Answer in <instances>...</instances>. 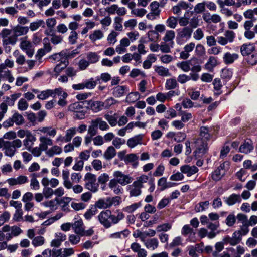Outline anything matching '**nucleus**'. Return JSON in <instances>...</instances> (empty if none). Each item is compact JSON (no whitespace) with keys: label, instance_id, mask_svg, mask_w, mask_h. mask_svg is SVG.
<instances>
[{"label":"nucleus","instance_id":"obj_14","mask_svg":"<svg viewBox=\"0 0 257 257\" xmlns=\"http://www.w3.org/2000/svg\"><path fill=\"white\" fill-rule=\"evenodd\" d=\"M39 145L45 152L49 149V146H51L53 144V141L50 138L44 135L39 137Z\"/></svg>","mask_w":257,"mask_h":257},{"label":"nucleus","instance_id":"obj_11","mask_svg":"<svg viewBox=\"0 0 257 257\" xmlns=\"http://www.w3.org/2000/svg\"><path fill=\"white\" fill-rule=\"evenodd\" d=\"M195 47V44L194 42H190L186 44L184 48L183 51L180 53L179 58L182 59H187L190 56V53L193 51Z\"/></svg>","mask_w":257,"mask_h":257},{"label":"nucleus","instance_id":"obj_34","mask_svg":"<svg viewBox=\"0 0 257 257\" xmlns=\"http://www.w3.org/2000/svg\"><path fill=\"white\" fill-rule=\"evenodd\" d=\"M224 164H221L212 174V178L215 181L219 180L224 174L223 167Z\"/></svg>","mask_w":257,"mask_h":257},{"label":"nucleus","instance_id":"obj_32","mask_svg":"<svg viewBox=\"0 0 257 257\" xmlns=\"http://www.w3.org/2000/svg\"><path fill=\"white\" fill-rule=\"evenodd\" d=\"M252 142L250 140L245 141L239 148V151L242 153L248 154L253 149Z\"/></svg>","mask_w":257,"mask_h":257},{"label":"nucleus","instance_id":"obj_36","mask_svg":"<svg viewBox=\"0 0 257 257\" xmlns=\"http://www.w3.org/2000/svg\"><path fill=\"white\" fill-rule=\"evenodd\" d=\"M3 150L4 151V154L6 156L11 158L13 157L17 152V150L15 149L11 144H10V141L7 142V145L5 148L3 149Z\"/></svg>","mask_w":257,"mask_h":257},{"label":"nucleus","instance_id":"obj_2","mask_svg":"<svg viewBox=\"0 0 257 257\" xmlns=\"http://www.w3.org/2000/svg\"><path fill=\"white\" fill-rule=\"evenodd\" d=\"M84 180L86 181L85 187L88 190L95 193L98 191L99 185L96 183V176L90 173H87L84 177Z\"/></svg>","mask_w":257,"mask_h":257},{"label":"nucleus","instance_id":"obj_33","mask_svg":"<svg viewBox=\"0 0 257 257\" xmlns=\"http://www.w3.org/2000/svg\"><path fill=\"white\" fill-rule=\"evenodd\" d=\"M90 109L95 112H98L103 108L102 102L90 100L88 102Z\"/></svg>","mask_w":257,"mask_h":257},{"label":"nucleus","instance_id":"obj_58","mask_svg":"<svg viewBox=\"0 0 257 257\" xmlns=\"http://www.w3.org/2000/svg\"><path fill=\"white\" fill-rule=\"evenodd\" d=\"M98 133V127L95 123L94 120L91 121V125L89 126L88 128V135L91 136H95Z\"/></svg>","mask_w":257,"mask_h":257},{"label":"nucleus","instance_id":"obj_53","mask_svg":"<svg viewBox=\"0 0 257 257\" xmlns=\"http://www.w3.org/2000/svg\"><path fill=\"white\" fill-rule=\"evenodd\" d=\"M78 39V34L76 31H70L68 37V42L70 45H75Z\"/></svg>","mask_w":257,"mask_h":257},{"label":"nucleus","instance_id":"obj_15","mask_svg":"<svg viewBox=\"0 0 257 257\" xmlns=\"http://www.w3.org/2000/svg\"><path fill=\"white\" fill-rule=\"evenodd\" d=\"M224 202L228 206H232L236 203H240L241 202V198L239 195L232 194L228 197H224Z\"/></svg>","mask_w":257,"mask_h":257},{"label":"nucleus","instance_id":"obj_52","mask_svg":"<svg viewBox=\"0 0 257 257\" xmlns=\"http://www.w3.org/2000/svg\"><path fill=\"white\" fill-rule=\"evenodd\" d=\"M45 239L44 237L42 236H37L34 237L32 241V244L34 247L41 246L44 244Z\"/></svg>","mask_w":257,"mask_h":257},{"label":"nucleus","instance_id":"obj_18","mask_svg":"<svg viewBox=\"0 0 257 257\" xmlns=\"http://www.w3.org/2000/svg\"><path fill=\"white\" fill-rule=\"evenodd\" d=\"M192 29L189 27H185L178 30L177 37L189 39L192 35Z\"/></svg>","mask_w":257,"mask_h":257},{"label":"nucleus","instance_id":"obj_12","mask_svg":"<svg viewBox=\"0 0 257 257\" xmlns=\"http://www.w3.org/2000/svg\"><path fill=\"white\" fill-rule=\"evenodd\" d=\"M75 221L72 223V228L74 232L77 235H80L84 232V224L82 220L79 218L77 220L76 217L74 218Z\"/></svg>","mask_w":257,"mask_h":257},{"label":"nucleus","instance_id":"obj_41","mask_svg":"<svg viewBox=\"0 0 257 257\" xmlns=\"http://www.w3.org/2000/svg\"><path fill=\"white\" fill-rule=\"evenodd\" d=\"M175 37V33L174 31L172 30H168L166 31L165 35L163 37V40L165 42H174L173 40Z\"/></svg>","mask_w":257,"mask_h":257},{"label":"nucleus","instance_id":"obj_59","mask_svg":"<svg viewBox=\"0 0 257 257\" xmlns=\"http://www.w3.org/2000/svg\"><path fill=\"white\" fill-rule=\"evenodd\" d=\"M122 18L120 17H115L114 19L113 26L114 29L116 31H121L123 29V26L122 25Z\"/></svg>","mask_w":257,"mask_h":257},{"label":"nucleus","instance_id":"obj_57","mask_svg":"<svg viewBox=\"0 0 257 257\" xmlns=\"http://www.w3.org/2000/svg\"><path fill=\"white\" fill-rule=\"evenodd\" d=\"M177 19L174 16L169 17L166 21V24L171 29H175L177 25Z\"/></svg>","mask_w":257,"mask_h":257},{"label":"nucleus","instance_id":"obj_48","mask_svg":"<svg viewBox=\"0 0 257 257\" xmlns=\"http://www.w3.org/2000/svg\"><path fill=\"white\" fill-rule=\"evenodd\" d=\"M76 128L75 127H71L69 128V129H67L66 131L64 141L65 142H70L72 138L76 134Z\"/></svg>","mask_w":257,"mask_h":257},{"label":"nucleus","instance_id":"obj_4","mask_svg":"<svg viewBox=\"0 0 257 257\" xmlns=\"http://www.w3.org/2000/svg\"><path fill=\"white\" fill-rule=\"evenodd\" d=\"M12 29L7 28L3 29L1 31L2 42L3 45H12L16 44V39L14 34L12 35Z\"/></svg>","mask_w":257,"mask_h":257},{"label":"nucleus","instance_id":"obj_60","mask_svg":"<svg viewBox=\"0 0 257 257\" xmlns=\"http://www.w3.org/2000/svg\"><path fill=\"white\" fill-rule=\"evenodd\" d=\"M108 198L110 208L112 206H118L121 202V198L120 196H116Z\"/></svg>","mask_w":257,"mask_h":257},{"label":"nucleus","instance_id":"obj_1","mask_svg":"<svg viewBox=\"0 0 257 257\" xmlns=\"http://www.w3.org/2000/svg\"><path fill=\"white\" fill-rule=\"evenodd\" d=\"M55 62H59L56 66L54 71L57 73L56 76H58L64 68L66 67L68 64V61L65 54L61 52L59 53L53 55L51 57Z\"/></svg>","mask_w":257,"mask_h":257},{"label":"nucleus","instance_id":"obj_20","mask_svg":"<svg viewBox=\"0 0 257 257\" xmlns=\"http://www.w3.org/2000/svg\"><path fill=\"white\" fill-rule=\"evenodd\" d=\"M108 187L116 195L122 193L123 189L119 185V183L114 179H111L109 181Z\"/></svg>","mask_w":257,"mask_h":257},{"label":"nucleus","instance_id":"obj_49","mask_svg":"<svg viewBox=\"0 0 257 257\" xmlns=\"http://www.w3.org/2000/svg\"><path fill=\"white\" fill-rule=\"evenodd\" d=\"M217 64V61L216 58L213 56H210L207 62L205 65V68L209 71H211Z\"/></svg>","mask_w":257,"mask_h":257},{"label":"nucleus","instance_id":"obj_19","mask_svg":"<svg viewBox=\"0 0 257 257\" xmlns=\"http://www.w3.org/2000/svg\"><path fill=\"white\" fill-rule=\"evenodd\" d=\"M141 188L134 182L127 187L130 197H137L142 193Z\"/></svg>","mask_w":257,"mask_h":257},{"label":"nucleus","instance_id":"obj_44","mask_svg":"<svg viewBox=\"0 0 257 257\" xmlns=\"http://www.w3.org/2000/svg\"><path fill=\"white\" fill-rule=\"evenodd\" d=\"M191 66V60L182 61L177 64V67L180 68L182 71L185 72H189L190 70Z\"/></svg>","mask_w":257,"mask_h":257},{"label":"nucleus","instance_id":"obj_10","mask_svg":"<svg viewBox=\"0 0 257 257\" xmlns=\"http://www.w3.org/2000/svg\"><path fill=\"white\" fill-rule=\"evenodd\" d=\"M14 37L16 39V43L18 40V37L26 35L29 32V27L28 26H23L20 25H17L12 29Z\"/></svg>","mask_w":257,"mask_h":257},{"label":"nucleus","instance_id":"obj_27","mask_svg":"<svg viewBox=\"0 0 257 257\" xmlns=\"http://www.w3.org/2000/svg\"><path fill=\"white\" fill-rule=\"evenodd\" d=\"M238 55L236 53H231L227 52L224 54L223 62L226 64H232L238 58Z\"/></svg>","mask_w":257,"mask_h":257},{"label":"nucleus","instance_id":"obj_25","mask_svg":"<svg viewBox=\"0 0 257 257\" xmlns=\"http://www.w3.org/2000/svg\"><path fill=\"white\" fill-rule=\"evenodd\" d=\"M38 134H47L50 137H54L57 133L56 129L52 126H43L38 129Z\"/></svg>","mask_w":257,"mask_h":257},{"label":"nucleus","instance_id":"obj_38","mask_svg":"<svg viewBox=\"0 0 257 257\" xmlns=\"http://www.w3.org/2000/svg\"><path fill=\"white\" fill-rule=\"evenodd\" d=\"M210 131L209 128L206 126L201 127L200 128V138L203 141H206L208 140L210 137Z\"/></svg>","mask_w":257,"mask_h":257},{"label":"nucleus","instance_id":"obj_37","mask_svg":"<svg viewBox=\"0 0 257 257\" xmlns=\"http://www.w3.org/2000/svg\"><path fill=\"white\" fill-rule=\"evenodd\" d=\"M97 126L102 131H106L109 129V126L107 123L101 117H97L93 119Z\"/></svg>","mask_w":257,"mask_h":257},{"label":"nucleus","instance_id":"obj_47","mask_svg":"<svg viewBox=\"0 0 257 257\" xmlns=\"http://www.w3.org/2000/svg\"><path fill=\"white\" fill-rule=\"evenodd\" d=\"M56 20L55 18H48L46 21V23L47 27L50 29L49 31H45V33L47 35H50V32L54 29L56 24Z\"/></svg>","mask_w":257,"mask_h":257},{"label":"nucleus","instance_id":"obj_64","mask_svg":"<svg viewBox=\"0 0 257 257\" xmlns=\"http://www.w3.org/2000/svg\"><path fill=\"white\" fill-rule=\"evenodd\" d=\"M147 37L150 41L155 42L159 37L158 33L155 30H150L147 34Z\"/></svg>","mask_w":257,"mask_h":257},{"label":"nucleus","instance_id":"obj_9","mask_svg":"<svg viewBox=\"0 0 257 257\" xmlns=\"http://www.w3.org/2000/svg\"><path fill=\"white\" fill-rule=\"evenodd\" d=\"M144 135L140 134L134 136V137L128 139L127 141V145L130 148H134L138 145H145L143 143Z\"/></svg>","mask_w":257,"mask_h":257},{"label":"nucleus","instance_id":"obj_61","mask_svg":"<svg viewBox=\"0 0 257 257\" xmlns=\"http://www.w3.org/2000/svg\"><path fill=\"white\" fill-rule=\"evenodd\" d=\"M209 202L208 201L201 202L196 205L195 210L197 212H202L208 208Z\"/></svg>","mask_w":257,"mask_h":257},{"label":"nucleus","instance_id":"obj_55","mask_svg":"<svg viewBox=\"0 0 257 257\" xmlns=\"http://www.w3.org/2000/svg\"><path fill=\"white\" fill-rule=\"evenodd\" d=\"M43 206L49 208L52 211L56 210L58 208V203L55 200H49L41 204Z\"/></svg>","mask_w":257,"mask_h":257},{"label":"nucleus","instance_id":"obj_24","mask_svg":"<svg viewBox=\"0 0 257 257\" xmlns=\"http://www.w3.org/2000/svg\"><path fill=\"white\" fill-rule=\"evenodd\" d=\"M69 171L68 169H64L62 171V177L63 180V184L67 189H70L72 187V183L69 180Z\"/></svg>","mask_w":257,"mask_h":257},{"label":"nucleus","instance_id":"obj_56","mask_svg":"<svg viewBox=\"0 0 257 257\" xmlns=\"http://www.w3.org/2000/svg\"><path fill=\"white\" fill-rule=\"evenodd\" d=\"M52 89H47L42 91L37 95V98L41 100H45L48 99L50 96H52Z\"/></svg>","mask_w":257,"mask_h":257},{"label":"nucleus","instance_id":"obj_62","mask_svg":"<svg viewBox=\"0 0 257 257\" xmlns=\"http://www.w3.org/2000/svg\"><path fill=\"white\" fill-rule=\"evenodd\" d=\"M30 186L31 189L33 190L37 191L39 190L40 187V183L36 176H33L31 178Z\"/></svg>","mask_w":257,"mask_h":257},{"label":"nucleus","instance_id":"obj_8","mask_svg":"<svg viewBox=\"0 0 257 257\" xmlns=\"http://www.w3.org/2000/svg\"><path fill=\"white\" fill-rule=\"evenodd\" d=\"M28 177L25 175H20L16 178H10L6 180L7 183L11 186L21 185L28 182Z\"/></svg>","mask_w":257,"mask_h":257},{"label":"nucleus","instance_id":"obj_16","mask_svg":"<svg viewBox=\"0 0 257 257\" xmlns=\"http://www.w3.org/2000/svg\"><path fill=\"white\" fill-rule=\"evenodd\" d=\"M145 246L150 250H155L159 246V241L156 238H152L149 239H145L143 242Z\"/></svg>","mask_w":257,"mask_h":257},{"label":"nucleus","instance_id":"obj_51","mask_svg":"<svg viewBox=\"0 0 257 257\" xmlns=\"http://www.w3.org/2000/svg\"><path fill=\"white\" fill-rule=\"evenodd\" d=\"M97 212V210L94 205H92L89 209L84 214V218L87 220H90L92 217L95 215Z\"/></svg>","mask_w":257,"mask_h":257},{"label":"nucleus","instance_id":"obj_50","mask_svg":"<svg viewBox=\"0 0 257 257\" xmlns=\"http://www.w3.org/2000/svg\"><path fill=\"white\" fill-rule=\"evenodd\" d=\"M45 22L43 20H38L33 22L30 24L29 29L31 31H34L38 29L41 26H44Z\"/></svg>","mask_w":257,"mask_h":257},{"label":"nucleus","instance_id":"obj_40","mask_svg":"<svg viewBox=\"0 0 257 257\" xmlns=\"http://www.w3.org/2000/svg\"><path fill=\"white\" fill-rule=\"evenodd\" d=\"M116 151L113 146L108 147L104 152L103 156L106 160H110L115 156Z\"/></svg>","mask_w":257,"mask_h":257},{"label":"nucleus","instance_id":"obj_39","mask_svg":"<svg viewBox=\"0 0 257 257\" xmlns=\"http://www.w3.org/2000/svg\"><path fill=\"white\" fill-rule=\"evenodd\" d=\"M104 37V34L100 30H96L89 35V38L92 42L102 39Z\"/></svg>","mask_w":257,"mask_h":257},{"label":"nucleus","instance_id":"obj_29","mask_svg":"<svg viewBox=\"0 0 257 257\" xmlns=\"http://www.w3.org/2000/svg\"><path fill=\"white\" fill-rule=\"evenodd\" d=\"M216 235V232H208V230L204 228H200L198 231V235L200 238L207 237L209 239H211L214 238Z\"/></svg>","mask_w":257,"mask_h":257},{"label":"nucleus","instance_id":"obj_54","mask_svg":"<svg viewBox=\"0 0 257 257\" xmlns=\"http://www.w3.org/2000/svg\"><path fill=\"white\" fill-rule=\"evenodd\" d=\"M178 85L177 81L175 78L167 79L165 83V88L167 90L175 89Z\"/></svg>","mask_w":257,"mask_h":257},{"label":"nucleus","instance_id":"obj_35","mask_svg":"<svg viewBox=\"0 0 257 257\" xmlns=\"http://www.w3.org/2000/svg\"><path fill=\"white\" fill-rule=\"evenodd\" d=\"M94 206L96 207V209L99 208L102 209L109 208L110 207L108 197L106 198L99 199L95 202Z\"/></svg>","mask_w":257,"mask_h":257},{"label":"nucleus","instance_id":"obj_45","mask_svg":"<svg viewBox=\"0 0 257 257\" xmlns=\"http://www.w3.org/2000/svg\"><path fill=\"white\" fill-rule=\"evenodd\" d=\"M174 46V42H161L160 45V49L161 52L165 53H167L170 52L171 49Z\"/></svg>","mask_w":257,"mask_h":257},{"label":"nucleus","instance_id":"obj_17","mask_svg":"<svg viewBox=\"0 0 257 257\" xmlns=\"http://www.w3.org/2000/svg\"><path fill=\"white\" fill-rule=\"evenodd\" d=\"M180 171L182 173L185 174L188 177H190L198 171V169L195 166H189L184 165L180 167Z\"/></svg>","mask_w":257,"mask_h":257},{"label":"nucleus","instance_id":"obj_5","mask_svg":"<svg viewBox=\"0 0 257 257\" xmlns=\"http://www.w3.org/2000/svg\"><path fill=\"white\" fill-rule=\"evenodd\" d=\"M111 211L106 210L101 211L98 215L97 218L100 223L105 228H109L111 226Z\"/></svg>","mask_w":257,"mask_h":257},{"label":"nucleus","instance_id":"obj_13","mask_svg":"<svg viewBox=\"0 0 257 257\" xmlns=\"http://www.w3.org/2000/svg\"><path fill=\"white\" fill-rule=\"evenodd\" d=\"M0 77L2 80H7L9 83H12L15 80L11 71L4 68V66H0Z\"/></svg>","mask_w":257,"mask_h":257},{"label":"nucleus","instance_id":"obj_3","mask_svg":"<svg viewBox=\"0 0 257 257\" xmlns=\"http://www.w3.org/2000/svg\"><path fill=\"white\" fill-rule=\"evenodd\" d=\"M19 47L25 52L28 56L32 57L34 53V48L32 42L28 40V37H24L20 39Z\"/></svg>","mask_w":257,"mask_h":257},{"label":"nucleus","instance_id":"obj_30","mask_svg":"<svg viewBox=\"0 0 257 257\" xmlns=\"http://www.w3.org/2000/svg\"><path fill=\"white\" fill-rule=\"evenodd\" d=\"M128 91L125 86L118 85L113 88V94L116 97H120Z\"/></svg>","mask_w":257,"mask_h":257},{"label":"nucleus","instance_id":"obj_26","mask_svg":"<svg viewBox=\"0 0 257 257\" xmlns=\"http://www.w3.org/2000/svg\"><path fill=\"white\" fill-rule=\"evenodd\" d=\"M62 148L58 145H52L51 147L49 148L45 152L46 155L48 157H52L55 155H59L62 152Z\"/></svg>","mask_w":257,"mask_h":257},{"label":"nucleus","instance_id":"obj_7","mask_svg":"<svg viewBox=\"0 0 257 257\" xmlns=\"http://www.w3.org/2000/svg\"><path fill=\"white\" fill-rule=\"evenodd\" d=\"M194 143L196 149L194 153L196 157H200L206 153L207 150V144L206 141L201 139H197Z\"/></svg>","mask_w":257,"mask_h":257},{"label":"nucleus","instance_id":"obj_42","mask_svg":"<svg viewBox=\"0 0 257 257\" xmlns=\"http://www.w3.org/2000/svg\"><path fill=\"white\" fill-rule=\"evenodd\" d=\"M155 71L161 76H170L171 75L169 69L162 66H155Z\"/></svg>","mask_w":257,"mask_h":257},{"label":"nucleus","instance_id":"obj_23","mask_svg":"<svg viewBox=\"0 0 257 257\" xmlns=\"http://www.w3.org/2000/svg\"><path fill=\"white\" fill-rule=\"evenodd\" d=\"M41 183L45 187L50 185L52 188H55L59 185V181L56 178H52L49 179L45 177L42 179Z\"/></svg>","mask_w":257,"mask_h":257},{"label":"nucleus","instance_id":"obj_6","mask_svg":"<svg viewBox=\"0 0 257 257\" xmlns=\"http://www.w3.org/2000/svg\"><path fill=\"white\" fill-rule=\"evenodd\" d=\"M113 176L114 179L122 186H125L131 183L133 181V178L128 175H126L120 171L113 172Z\"/></svg>","mask_w":257,"mask_h":257},{"label":"nucleus","instance_id":"obj_43","mask_svg":"<svg viewBox=\"0 0 257 257\" xmlns=\"http://www.w3.org/2000/svg\"><path fill=\"white\" fill-rule=\"evenodd\" d=\"M149 177L147 175L143 174L137 177L134 182L142 188L144 187V184L149 181Z\"/></svg>","mask_w":257,"mask_h":257},{"label":"nucleus","instance_id":"obj_31","mask_svg":"<svg viewBox=\"0 0 257 257\" xmlns=\"http://www.w3.org/2000/svg\"><path fill=\"white\" fill-rule=\"evenodd\" d=\"M138 157L134 153L128 154L126 155L124 161L126 164L131 163L134 167H136L138 165Z\"/></svg>","mask_w":257,"mask_h":257},{"label":"nucleus","instance_id":"obj_63","mask_svg":"<svg viewBox=\"0 0 257 257\" xmlns=\"http://www.w3.org/2000/svg\"><path fill=\"white\" fill-rule=\"evenodd\" d=\"M87 58L90 63H95L98 61L99 56L95 52H89L87 54Z\"/></svg>","mask_w":257,"mask_h":257},{"label":"nucleus","instance_id":"obj_46","mask_svg":"<svg viewBox=\"0 0 257 257\" xmlns=\"http://www.w3.org/2000/svg\"><path fill=\"white\" fill-rule=\"evenodd\" d=\"M12 119L13 120L14 123L17 125H21L25 122L24 118L18 112H15L13 114L12 116Z\"/></svg>","mask_w":257,"mask_h":257},{"label":"nucleus","instance_id":"obj_21","mask_svg":"<svg viewBox=\"0 0 257 257\" xmlns=\"http://www.w3.org/2000/svg\"><path fill=\"white\" fill-rule=\"evenodd\" d=\"M36 141V138L35 136L31 133L23 141V144L28 151L31 150V148L33 147Z\"/></svg>","mask_w":257,"mask_h":257},{"label":"nucleus","instance_id":"obj_28","mask_svg":"<svg viewBox=\"0 0 257 257\" xmlns=\"http://www.w3.org/2000/svg\"><path fill=\"white\" fill-rule=\"evenodd\" d=\"M255 50L253 44H244L240 47V52L243 56H247L251 54Z\"/></svg>","mask_w":257,"mask_h":257},{"label":"nucleus","instance_id":"obj_22","mask_svg":"<svg viewBox=\"0 0 257 257\" xmlns=\"http://www.w3.org/2000/svg\"><path fill=\"white\" fill-rule=\"evenodd\" d=\"M188 8L189 5L187 3L184 1H180L172 7V10L174 14L180 15L182 10H186Z\"/></svg>","mask_w":257,"mask_h":257}]
</instances>
